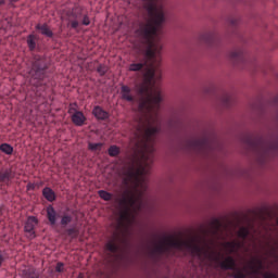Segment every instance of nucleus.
<instances>
[{
    "label": "nucleus",
    "mask_w": 278,
    "mask_h": 278,
    "mask_svg": "<svg viewBox=\"0 0 278 278\" xmlns=\"http://www.w3.org/2000/svg\"><path fill=\"white\" fill-rule=\"evenodd\" d=\"M152 253H167L173 255L175 251L190 253L194 260H198L200 266L203 264H219L223 270H233L236 260L231 256L225 257L223 252L216 250V242L207 236H193L186 239L175 235H165L155 237L151 242Z\"/></svg>",
    "instance_id": "1"
},
{
    "label": "nucleus",
    "mask_w": 278,
    "mask_h": 278,
    "mask_svg": "<svg viewBox=\"0 0 278 278\" xmlns=\"http://www.w3.org/2000/svg\"><path fill=\"white\" fill-rule=\"evenodd\" d=\"M162 0H146L144 8L150 14V21L146 25H141L137 30V36L143 38L146 42H149V48L146 52L148 70L144 73V78L141 84H157L162 79V72L157 71L160 66V53L162 51V43L157 40H153L157 36V29L160 25L166 21L164 17V8L159 3Z\"/></svg>",
    "instance_id": "2"
},
{
    "label": "nucleus",
    "mask_w": 278,
    "mask_h": 278,
    "mask_svg": "<svg viewBox=\"0 0 278 278\" xmlns=\"http://www.w3.org/2000/svg\"><path fill=\"white\" fill-rule=\"evenodd\" d=\"M225 253H227V255L231 254V253H238V251H240V249H242V247H244V242L242 241H227L224 242L222 244Z\"/></svg>",
    "instance_id": "3"
},
{
    "label": "nucleus",
    "mask_w": 278,
    "mask_h": 278,
    "mask_svg": "<svg viewBox=\"0 0 278 278\" xmlns=\"http://www.w3.org/2000/svg\"><path fill=\"white\" fill-rule=\"evenodd\" d=\"M38 225V218L30 216L27 218L25 226H24V231L27 233L28 238H36V226Z\"/></svg>",
    "instance_id": "4"
},
{
    "label": "nucleus",
    "mask_w": 278,
    "mask_h": 278,
    "mask_svg": "<svg viewBox=\"0 0 278 278\" xmlns=\"http://www.w3.org/2000/svg\"><path fill=\"white\" fill-rule=\"evenodd\" d=\"M254 242H257L260 247L270 248V243L273 242V237H270V232H261L256 237L253 238Z\"/></svg>",
    "instance_id": "5"
},
{
    "label": "nucleus",
    "mask_w": 278,
    "mask_h": 278,
    "mask_svg": "<svg viewBox=\"0 0 278 278\" xmlns=\"http://www.w3.org/2000/svg\"><path fill=\"white\" fill-rule=\"evenodd\" d=\"M252 278H278L273 271H262V262H258L256 268L252 269Z\"/></svg>",
    "instance_id": "6"
},
{
    "label": "nucleus",
    "mask_w": 278,
    "mask_h": 278,
    "mask_svg": "<svg viewBox=\"0 0 278 278\" xmlns=\"http://www.w3.org/2000/svg\"><path fill=\"white\" fill-rule=\"evenodd\" d=\"M72 122L77 127H83V125L86 123V116L80 111H75V113L72 115Z\"/></svg>",
    "instance_id": "7"
},
{
    "label": "nucleus",
    "mask_w": 278,
    "mask_h": 278,
    "mask_svg": "<svg viewBox=\"0 0 278 278\" xmlns=\"http://www.w3.org/2000/svg\"><path fill=\"white\" fill-rule=\"evenodd\" d=\"M92 114L98 118L99 121H105L108 118V112L103 111L102 108L96 106L92 111Z\"/></svg>",
    "instance_id": "8"
},
{
    "label": "nucleus",
    "mask_w": 278,
    "mask_h": 278,
    "mask_svg": "<svg viewBox=\"0 0 278 278\" xmlns=\"http://www.w3.org/2000/svg\"><path fill=\"white\" fill-rule=\"evenodd\" d=\"M122 99L125 101H134V96H131V89L128 86H122Z\"/></svg>",
    "instance_id": "9"
},
{
    "label": "nucleus",
    "mask_w": 278,
    "mask_h": 278,
    "mask_svg": "<svg viewBox=\"0 0 278 278\" xmlns=\"http://www.w3.org/2000/svg\"><path fill=\"white\" fill-rule=\"evenodd\" d=\"M36 29H39V31L42 34V36H47L48 38H51L53 36V31L47 26V24H38L36 26Z\"/></svg>",
    "instance_id": "10"
},
{
    "label": "nucleus",
    "mask_w": 278,
    "mask_h": 278,
    "mask_svg": "<svg viewBox=\"0 0 278 278\" xmlns=\"http://www.w3.org/2000/svg\"><path fill=\"white\" fill-rule=\"evenodd\" d=\"M47 214H48V220L51 223V225H55L56 216H58L55 213V208H53V206H48Z\"/></svg>",
    "instance_id": "11"
},
{
    "label": "nucleus",
    "mask_w": 278,
    "mask_h": 278,
    "mask_svg": "<svg viewBox=\"0 0 278 278\" xmlns=\"http://www.w3.org/2000/svg\"><path fill=\"white\" fill-rule=\"evenodd\" d=\"M42 194L47 201H55V192L51 188H45Z\"/></svg>",
    "instance_id": "12"
},
{
    "label": "nucleus",
    "mask_w": 278,
    "mask_h": 278,
    "mask_svg": "<svg viewBox=\"0 0 278 278\" xmlns=\"http://www.w3.org/2000/svg\"><path fill=\"white\" fill-rule=\"evenodd\" d=\"M0 151L5 153V155H12V153H14V148H12L9 143H2L0 146Z\"/></svg>",
    "instance_id": "13"
},
{
    "label": "nucleus",
    "mask_w": 278,
    "mask_h": 278,
    "mask_svg": "<svg viewBox=\"0 0 278 278\" xmlns=\"http://www.w3.org/2000/svg\"><path fill=\"white\" fill-rule=\"evenodd\" d=\"M98 194H99L100 199H103V201H111V199H112V193H110L105 190L98 191Z\"/></svg>",
    "instance_id": "14"
},
{
    "label": "nucleus",
    "mask_w": 278,
    "mask_h": 278,
    "mask_svg": "<svg viewBox=\"0 0 278 278\" xmlns=\"http://www.w3.org/2000/svg\"><path fill=\"white\" fill-rule=\"evenodd\" d=\"M237 236H238V238H241L242 240H244V238H247V236H249V228H247V227L239 228Z\"/></svg>",
    "instance_id": "15"
},
{
    "label": "nucleus",
    "mask_w": 278,
    "mask_h": 278,
    "mask_svg": "<svg viewBox=\"0 0 278 278\" xmlns=\"http://www.w3.org/2000/svg\"><path fill=\"white\" fill-rule=\"evenodd\" d=\"M118 153H121V149H118V147L112 146L109 148V155H111V157H116Z\"/></svg>",
    "instance_id": "16"
},
{
    "label": "nucleus",
    "mask_w": 278,
    "mask_h": 278,
    "mask_svg": "<svg viewBox=\"0 0 278 278\" xmlns=\"http://www.w3.org/2000/svg\"><path fill=\"white\" fill-rule=\"evenodd\" d=\"M142 66H144V64L142 63H132L129 65L128 71H132V72L141 71Z\"/></svg>",
    "instance_id": "17"
},
{
    "label": "nucleus",
    "mask_w": 278,
    "mask_h": 278,
    "mask_svg": "<svg viewBox=\"0 0 278 278\" xmlns=\"http://www.w3.org/2000/svg\"><path fill=\"white\" fill-rule=\"evenodd\" d=\"M27 45H28L29 49H31V50L36 49V41L34 40V35H29V37L27 39Z\"/></svg>",
    "instance_id": "18"
},
{
    "label": "nucleus",
    "mask_w": 278,
    "mask_h": 278,
    "mask_svg": "<svg viewBox=\"0 0 278 278\" xmlns=\"http://www.w3.org/2000/svg\"><path fill=\"white\" fill-rule=\"evenodd\" d=\"M103 143H89L90 151H101Z\"/></svg>",
    "instance_id": "19"
},
{
    "label": "nucleus",
    "mask_w": 278,
    "mask_h": 278,
    "mask_svg": "<svg viewBox=\"0 0 278 278\" xmlns=\"http://www.w3.org/2000/svg\"><path fill=\"white\" fill-rule=\"evenodd\" d=\"M97 71L99 75H104L105 73H108V67L104 65H100Z\"/></svg>",
    "instance_id": "20"
},
{
    "label": "nucleus",
    "mask_w": 278,
    "mask_h": 278,
    "mask_svg": "<svg viewBox=\"0 0 278 278\" xmlns=\"http://www.w3.org/2000/svg\"><path fill=\"white\" fill-rule=\"evenodd\" d=\"M71 223V216L66 215L61 219V224L68 225Z\"/></svg>",
    "instance_id": "21"
},
{
    "label": "nucleus",
    "mask_w": 278,
    "mask_h": 278,
    "mask_svg": "<svg viewBox=\"0 0 278 278\" xmlns=\"http://www.w3.org/2000/svg\"><path fill=\"white\" fill-rule=\"evenodd\" d=\"M56 273H62L64 270V264L58 263L55 267Z\"/></svg>",
    "instance_id": "22"
},
{
    "label": "nucleus",
    "mask_w": 278,
    "mask_h": 278,
    "mask_svg": "<svg viewBox=\"0 0 278 278\" xmlns=\"http://www.w3.org/2000/svg\"><path fill=\"white\" fill-rule=\"evenodd\" d=\"M219 230H220V224H217L216 227H215V229L211 231L212 236H213V237H216V233H217V231H219Z\"/></svg>",
    "instance_id": "23"
},
{
    "label": "nucleus",
    "mask_w": 278,
    "mask_h": 278,
    "mask_svg": "<svg viewBox=\"0 0 278 278\" xmlns=\"http://www.w3.org/2000/svg\"><path fill=\"white\" fill-rule=\"evenodd\" d=\"M10 174L4 173V174H0V181H5V179H9Z\"/></svg>",
    "instance_id": "24"
},
{
    "label": "nucleus",
    "mask_w": 278,
    "mask_h": 278,
    "mask_svg": "<svg viewBox=\"0 0 278 278\" xmlns=\"http://www.w3.org/2000/svg\"><path fill=\"white\" fill-rule=\"evenodd\" d=\"M83 25H90V17L88 15H85L83 18Z\"/></svg>",
    "instance_id": "25"
},
{
    "label": "nucleus",
    "mask_w": 278,
    "mask_h": 278,
    "mask_svg": "<svg viewBox=\"0 0 278 278\" xmlns=\"http://www.w3.org/2000/svg\"><path fill=\"white\" fill-rule=\"evenodd\" d=\"M71 26L73 27V29H77V27H79V22L74 20V21H72Z\"/></svg>",
    "instance_id": "26"
},
{
    "label": "nucleus",
    "mask_w": 278,
    "mask_h": 278,
    "mask_svg": "<svg viewBox=\"0 0 278 278\" xmlns=\"http://www.w3.org/2000/svg\"><path fill=\"white\" fill-rule=\"evenodd\" d=\"M39 71L40 68L35 65L30 73H39Z\"/></svg>",
    "instance_id": "27"
},
{
    "label": "nucleus",
    "mask_w": 278,
    "mask_h": 278,
    "mask_svg": "<svg viewBox=\"0 0 278 278\" xmlns=\"http://www.w3.org/2000/svg\"><path fill=\"white\" fill-rule=\"evenodd\" d=\"M235 278H244V275H242V274H237V275H235Z\"/></svg>",
    "instance_id": "28"
},
{
    "label": "nucleus",
    "mask_w": 278,
    "mask_h": 278,
    "mask_svg": "<svg viewBox=\"0 0 278 278\" xmlns=\"http://www.w3.org/2000/svg\"><path fill=\"white\" fill-rule=\"evenodd\" d=\"M34 188V185H27V190H31Z\"/></svg>",
    "instance_id": "29"
},
{
    "label": "nucleus",
    "mask_w": 278,
    "mask_h": 278,
    "mask_svg": "<svg viewBox=\"0 0 278 278\" xmlns=\"http://www.w3.org/2000/svg\"><path fill=\"white\" fill-rule=\"evenodd\" d=\"M3 264V256L0 254V266Z\"/></svg>",
    "instance_id": "30"
},
{
    "label": "nucleus",
    "mask_w": 278,
    "mask_h": 278,
    "mask_svg": "<svg viewBox=\"0 0 278 278\" xmlns=\"http://www.w3.org/2000/svg\"><path fill=\"white\" fill-rule=\"evenodd\" d=\"M5 3V0H0V5H3Z\"/></svg>",
    "instance_id": "31"
},
{
    "label": "nucleus",
    "mask_w": 278,
    "mask_h": 278,
    "mask_svg": "<svg viewBox=\"0 0 278 278\" xmlns=\"http://www.w3.org/2000/svg\"><path fill=\"white\" fill-rule=\"evenodd\" d=\"M14 1H16V0H11V2H14Z\"/></svg>",
    "instance_id": "32"
}]
</instances>
